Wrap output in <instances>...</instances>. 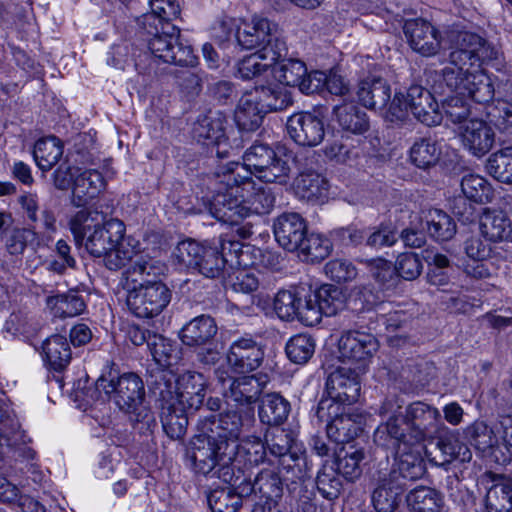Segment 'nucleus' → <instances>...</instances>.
Masks as SVG:
<instances>
[{"instance_id": "052dcab7", "label": "nucleus", "mask_w": 512, "mask_h": 512, "mask_svg": "<svg viewBox=\"0 0 512 512\" xmlns=\"http://www.w3.org/2000/svg\"><path fill=\"white\" fill-rule=\"evenodd\" d=\"M285 350L292 362L305 364L315 352V342L310 335L298 334L287 342Z\"/></svg>"}, {"instance_id": "c85d7f7f", "label": "nucleus", "mask_w": 512, "mask_h": 512, "mask_svg": "<svg viewBox=\"0 0 512 512\" xmlns=\"http://www.w3.org/2000/svg\"><path fill=\"white\" fill-rule=\"evenodd\" d=\"M433 90L440 95L445 94L446 90L457 93L442 101V110L450 122L454 124L461 123L473 114V108L464 96L467 94L473 102L476 103V101L469 95L468 91L450 89L441 79V73L438 75L437 83L433 85ZM477 104H479V102H477Z\"/></svg>"}, {"instance_id": "680f3d73", "label": "nucleus", "mask_w": 512, "mask_h": 512, "mask_svg": "<svg viewBox=\"0 0 512 512\" xmlns=\"http://www.w3.org/2000/svg\"><path fill=\"white\" fill-rule=\"evenodd\" d=\"M338 471L332 466L324 464L316 477V486L319 493L328 500L339 497L342 490V482Z\"/></svg>"}, {"instance_id": "7c9ffc66", "label": "nucleus", "mask_w": 512, "mask_h": 512, "mask_svg": "<svg viewBox=\"0 0 512 512\" xmlns=\"http://www.w3.org/2000/svg\"><path fill=\"white\" fill-rule=\"evenodd\" d=\"M480 231L490 242L512 240V220L503 211L487 209L480 218Z\"/></svg>"}, {"instance_id": "7ed1b4c3", "label": "nucleus", "mask_w": 512, "mask_h": 512, "mask_svg": "<svg viewBox=\"0 0 512 512\" xmlns=\"http://www.w3.org/2000/svg\"><path fill=\"white\" fill-rule=\"evenodd\" d=\"M397 397L386 398L379 414L388 419L374 432V442L387 450H395L401 444H419L431 438L438 430L441 414L436 407L422 401L410 403L405 414Z\"/></svg>"}, {"instance_id": "6e6552de", "label": "nucleus", "mask_w": 512, "mask_h": 512, "mask_svg": "<svg viewBox=\"0 0 512 512\" xmlns=\"http://www.w3.org/2000/svg\"><path fill=\"white\" fill-rule=\"evenodd\" d=\"M139 24L152 37L147 40L148 49L162 62L193 67L197 63L191 46L184 44L180 36L158 23L150 10L139 18Z\"/></svg>"}, {"instance_id": "e2e57ef3", "label": "nucleus", "mask_w": 512, "mask_h": 512, "mask_svg": "<svg viewBox=\"0 0 512 512\" xmlns=\"http://www.w3.org/2000/svg\"><path fill=\"white\" fill-rule=\"evenodd\" d=\"M267 456L265 442L260 438L254 437L247 439L242 444H238L236 459L233 461L238 467H241V459L250 465L263 463Z\"/></svg>"}, {"instance_id": "473e14b6", "label": "nucleus", "mask_w": 512, "mask_h": 512, "mask_svg": "<svg viewBox=\"0 0 512 512\" xmlns=\"http://www.w3.org/2000/svg\"><path fill=\"white\" fill-rule=\"evenodd\" d=\"M291 405L280 393L271 392L264 394L260 399L259 419L269 426H280L290 413Z\"/></svg>"}, {"instance_id": "39448f33", "label": "nucleus", "mask_w": 512, "mask_h": 512, "mask_svg": "<svg viewBox=\"0 0 512 512\" xmlns=\"http://www.w3.org/2000/svg\"><path fill=\"white\" fill-rule=\"evenodd\" d=\"M147 385L154 401L178 403L192 410L201 408L206 395V380L195 371L177 377L171 370L157 368L149 373Z\"/></svg>"}, {"instance_id": "ddd939ff", "label": "nucleus", "mask_w": 512, "mask_h": 512, "mask_svg": "<svg viewBox=\"0 0 512 512\" xmlns=\"http://www.w3.org/2000/svg\"><path fill=\"white\" fill-rule=\"evenodd\" d=\"M173 256L179 265L210 279L222 276L228 262L217 247L203 245L191 239L179 242Z\"/></svg>"}, {"instance_id": "dca6fc26", "label": "nucleus", "mask_w": 512, "mask_h": 512, "mask_svg": "<svg viewBox=\"0 0 512 512\" xmlns=\"http://www.w3.org/2000/svg\"><path fill=\"white\" fill-rule=\"evenodd\" d=\"M290 138L300 146L315 147L325 137V124L321 117L310 112L291 115L286 123Z\"/></svg>"}, {"instance_id": "8fccbe9b", "label": "nucleus", "mask_w": 512, "mask_h": 512, "mask_svg": "<svg viewBox=\"0 0 512 512\" xmlns=\"http://www.w3.org/2000/svg\"><path fill=\"white\" fill-rule=\"evenodd\" d=\"M274 78L285 86L298 87L307 68L304 62L297 59L279 58L271 67Z\"/></svg>"}, {"instance_id": "774afa93", "label": "nucleus", "mask_w": 512, "mask_h": 512, "mask_svg": "<svg viewBox=\"0 0 512 512\" xmlns=\"http://www.w3.org/2000/svg\"><path fill=\"white\" fill-rule=\"evenodd\" d=\"M276 61L265 60L261 53H254L238 63L237 73L243 80H250L271 70Z\"/></svg>"}, {"instance_id": "9b49d317", "label": "nucleus", "mask_w": 512, "mask_h": 512, "mask_svg": "<svg viewBox=\"0 0 512 512\" xmlns=\"http://www.w3.org/2000/svg\"><path fill=\"white\" fill-rule=\"evenodd\" d=\"M217 478L224 483L239 487L242 494H260L270 504L276 503L283 495V481L276 468H263L251 480V475L246 474L242 467L235 464L230 467L218 469Z\"/></svg>"}, {"instance_id": "c756f323", "label": "nucleus", "mask_w": 512, "mask_h": 512, "mask_svg": "<svg viewBox=\"0 0 512 512\" xmlns=\"http://www.w3.org/2000/svg\"><path fill=\"white\" fill-rule=\"evenodd\" d=\"M155 403L161 409L160 417L166 435L172 440L182 439L187 432L189 424L187 411L190 409L178 403H171V405L162 401H155Z\"/></svg>"}, {"instance_id": "f8f14e48", "label": "nucleus", "mask_w": 512, "mask_h": 512, "mask_svg": "<svg viewBox=\"0 0 512 512\" xmlns=\"http://www.w3.org/2000/svg\"><path fill=\"white\" fill-rule=\"evenodd\" d=\"M315 416L319 422H326L327 437L338 444L352 441L363 431L365 424L362 413L346 408L333 400H320Z\"/></svg>"}, {"instance_id": "6e6d98bb", "label": "nucleus", "mask_w": 512, "mask_h": 512, "mask_svg": "<svg viewBox=\"0 0 512 512\" xmlns=\"http://www.w3.org/2000/svg\"><path fill=\"white\" fill-rule=\"evenodd\" d=\"M105 187L102 174L96 169H86L78 173L74 180V195L78 198H94Z\"/></svg>"}, {"instance_id": "72a5a7b5", "label": "nucleus", "mask_w": 512, "mask_h": 512, "mask_svg": "<svg viewBox=\"0 0 512 512\" xmlns=\"http://www.w3.org/2000/svg\"><path fill=\"white\" fill-rule=\"evenodd\" d=\"M297 197L311 203L323 202L328 194V182L316 172L301 173L293 183Z\"/></svg>"}, {"instance_id": "0e129e2a", "label": "nucleus", "mask_w": 512, "mask_h": 512, "mask_svg": "<svg viewBox=\"0 0 512 512\" xmlns=\"http://www.w3.org/2000/svg\"><path fill=\"white\" fill-rule=\"evenodd\" d=\"M480 103L485 106L486 116L497 129L505 131L512 127V103L498 100L496 103Z\"/></svg>"}, {"instance_id": "9d476101", "label": "nucleus", "mask_w": 512, "mask_h": 512, "mask_svg": "<svg viewBox=\"0 0 512 512\" xmlns=\"http://www.w3.org/2000/svg\"><path fill=\"white\" fill-rule=\"evenodd\" d=\"M408 110L417 120L429 127L440 124L443 118L431 92L418 84L411 85L405 93H395L386 118L390 122H402L406 119Z\"/></svg>"}, {"instance_id": "f3484780", "label": "nucleus", "mask_w": 512, "mask_h": 512, "mask_svg": "<svg viewBox=\"0 0 512 512\" xmlns=\"http://www.w3.org/2000/svg\"><path fill=\"white\" fill-rule=\"evenodd\" d=\"M361 384L356 368L340 367L329 374L326 380L328 398L342 406L351 405L360 396Z\"/></svg>"}, {"instance_id": "bb28decb", "label": "nucleus", "mask_w": 512, "mask_h": 512, "mask_svg": "<svg viewBox=\"0 0 512 512\" xmlns=\"http://www.w3.org/2000/svg\"><path fill=\"white\" fill-rule=\"evenodd\" d=\"M356 95L359 102L368 109L382 110L392 101L390 85L376 75H368L360 80Z\"/></svg>"}, {"instance_id": "c9c22d12", "label": "nucleus", "mask_w": 512, "mask_h": 512, "mask_svg": "<svg viewBox=\"0 0 512 512\" xmlns=\"http://www.w3.org/2000/svg\"><path fill=\"white\" fill-rule=\"evenodd\" d=\"M333 112L342 130L358 135L368 131L370 124L367 114L354 102L336 105Z\"/></svg>"}, {"instance_id": "4d7b16f0", "label": "nucleus", "mask_w": 512, "mask_h": 512, "mask_svg": "<svg viewBox=\"0 0 512 512\" xmlns=\"http://www.w3.org/2000/svg\"><path fill=\"white\" fill-rule=\"evenodd\" d=\"M463 195L476 204L490 202L493 198V189L490 183L479 175H466L461 181Z\"/></svg>"}, {"instance_id": "37998d69", "label": "nucleus", "mask_w": 512, "mask_h": 512, "mask_svg": "<svg viewBox=\"0 0 512 512\" xmlns=\"http://www.w3.org/2000/svg\"><path fill=\"white\" fill-rule=\"evenodd\" d=\"M497 420L490 426L483 420H476L466 430V437L477 450L488 452L499 448L497 437Z\"/></svg>"}, {"instance_id": "49530a36", "label": "nucleus", "mask_w": 512, "mask_h": 512, "mask_svg": "<svg viewBox=\"0 0 512 512\" xmlns=\"http://www.w3.org/2000/svg\"><path fill=\"white\" fill-rule=\"evenodd\" d=\"M424 219L429 235L437 241H448L456 234L454 220L440 209H429Z\"/></svg>"}, {"instance_id": "4468645a", "label": "nucleus", "mask_w": 512, "mask_h": 512, "mask_svg": "<svg viewBox=\"0 0 512 512\" xmlns=\"http://www.w3.org/2000/svg\"><path fill=\"white\" fill-rule=\"evenodd\" d=\"M242 166L251 175L266 183L286 184L289 179L290 166L274 149L264 143H254L243 155Z\"/></svg>"}, {"instance_id": "603ef678", "label": "nucleus", "mask_w": 512, "mask_h": 512, "mask_svg": "<svg viewBox=\"0 0 512 512\" xmlns=\"http://www.w3.org/2000/svg\"><path fill=\"white\" fill-rule=\"evenodd\" d=\"M487 512H512V478L493 485L485 497Z\"/></svg>"}, {"instance_id": "20e7f679", "label": "nucleus", "mask_w": 512, "mask_h": 512, "mask_svg": "<svg viewBox=\"0 0 512 512\" xmlns=\"http://www.w3.org/2000/svg\"><path fill=\"white\" fill-rule=\"evenodd\" d=\"M253 186L251 173L239 162L218 165L209 176L208 188L212 192L209 212L218 221H233L242 211L238 208L243 192Z\"/></svg>"}, {"instance_id": "c03bdc74", "label": "nucleus", "mask_w": 512, "mask_h": 512, "mask_svg": "<svg viewBox=\"0 0 512 512\" xmlns=\"http://www.w3.org/2000/svg\"><path fill=\"white\" fill-rule=\"evenodd\" d=\"M305 296L304 286L280 290L274 298V310L282 320L298 319L300 300Z\"/></svg>"}, {"instance_id": "4be33fe9", "label": "nucleus", "mask_w": 512, "mask_h": 512, "mask_svg": "<svg viewBox=\"0 0 512 512\" xmlns=\"http://www.w3.org/2000/svg\"><path fill=\"white\" fill-rule=\"evenodd\" d=\"M414 444H401L395 450H391L397 456V468L386 471L392 479L408 488V481H415L425 474L426 467L423 458L418 451H414Z\"/></svg>"}, {"instance_id": "a211bd4d", "label": "nucleus", "mask_w": 512, "mask_h": 512, "mask_svg": "<svg viewBox=\"0 0 512 512\" xmlns=\"http://www.w3.org/2000/svg\"><path fill=\"white\" fill-rule=\"evenodd\" d=\"M338 348L341 359L360 363L356 369L361 370L366 360L378 350L379 342L371 333L348 330L342 333Z\"/></svg>"}, {"instance_id": "f704fd0d", "label": "nucleus", "mask_w": 512, "mask_h": 512, "mask_svg": "<svg viewBox=\"0 0 512 512\" xmlns=\"http://www.w3.org/2000/svg\"><path fill=\"white\" fill-rule=\"evenodd\" d=\"M225 117L220 111H208L205 115L199 116L194 125V137L204 144L220 145L224 139Z\"/></svg>"}, {"instance_id": "864d4df0", "label": "nucleus", "mask_w": 512, "mask_h": 512, "mask_svg": "<svg viewBox=\"0 0 512 512\" xmlns=\"http://www.w3.org/2000/svg\"><path fill=\"white\" fill-rule=\"evenodd\" d=\"M332 250L330 240L320 234H305L301 247L295 252L302 255L307 261L315 262L324 260Z\"/></svg>"}, {"instance_id": "aec40b11", "label": "nucleus", "mask_w": 512, "mask_h": 512, "mask_svg": "<svg viewBox=\"0 0 512 512\" xmlns=\"http://www.w3.org/2000/svg\"><path fill=\"white\" fill-rule=\"evenodd\" d=\"M264 351L252 337L235 340L227 353V363L236 373H249L262 364Z\"/></svg>"}, {"instance_id": "1a4fd4ad", "label": "nucleus", "mask_w": 512, "mask_h": 512, "mask_svg": "<svg viewBox=\"0 0 512 512\" xmlns=\"http://www.w3.org/2000/svg\"><path fill=\"white\" fill-rule=\"evenodd\" d=\"M238 44L247 50L259 49L265 60L277 61L286 56L287 46L279 26L267 18L254 16L242 22L236 32Z\"/></svg>"}, {"instance_id": "412c9836", "label": "nucleus", "mask_w": 512, "mask_h": 512, "mask_svg": "<svg viewBox=\"0 0 512 512\" xmlns=\"http://www.w3.org/2000/svg\"><path fill=\"white\" fill-rule=\"evenodd\" d=\"M273 233L275 240L283 249L295 252L301 247V241L307 233V224L300 214L285 212L274 219Z\"/></svg>"}, {"instance_id": "e433bc0d", "label": "nucleus", "mask_w": 512, "mask_h": 512, "mask_svg": "<svg viewBox=\"0 0 512 512\" xmlns=\"http://www.w3.org/2000/svg\"><path fill=\"white\" fill-rule=\"evenodd\" d=\"M266 110L253 94H246L240 98L235 110V121L240 130L255 131L263 122Z\"/></svg>"}, {"instance_id": "6ab92c4d", "label": "nucleus", "mask_w": 512, "mask_h": 512, "mask_svg": "<svg viewBox=\"0 0 512 512\" xmlns=\"http://www.w3.org/2000/svg\"><path fill=\"white\" fill-rule=\"evenodd\" d=\"M403 30L410 47L417 53L432 56L439 51L440 34L429 21L423 18L406 20Z\"/></svg>"}, {"instance_id": "cd10ccee", "label": "nucleus", "mask_w": 512, "mask_h": 512, "mask_svg": "<svg viewBox=\"0 0 512 512\" xmlns=\"http://www.w3.org/2000/svg\"><path fill=\"white\" fill-rule=\"evenodd\" d=\"M245 192L249 193V195L245 197L243 194V197L239 198V203H237V207L243 208L245 211L238 213V217L233 219V221H223V223L239 225L240 221L252 213L257 215L267 214L273 209L275 196L270 188L256 187L253 181V186L249 187Z\"/></svg>"}, {"instance_id": "09e8293b", "label": "nucleus", "mask_w": 512, "mask_h": 512, "mask_svg": "<svg viewBox=\"0 0 512 512\" xmlns=\"http://www.w3.org/2000/svg\"><path fill=\"white\" fill-rule=\"evenodd\" d=\"M271 427L264 436V442L270 455L283 459L284 462L293 460L291 449L294 439L291 433L279 426Z\"/></svg>"}, {"instance_id": "5fc2aeb1", "label": "nucleus", "mask_w": 512, "mask_h": 512, "mask_svg": "<svg viewBox=\"0 0 512 512\" xmlns=\"http://www.w3.org/2000/svg\"><path fill=\"white\" fill-rule=\"evenodd\" d=\"M486 167L489 174L496 180L512 184V146L491 154Z\"/></svg>"}, {"instance_id": "79ce46f5", "label": "nucleus", "mask_w": 512, "mask_h": 512, "mask_svg": "<svg viewBox=\"0 0 512 512\" xmlns=\"http://www.w3.org/2000/svg\"><path fill=\"white\" fill-rule=\"evenodd\" d=\"M441 153V147L437 140L431 137H422L413 143L409 156L416 167L428 169L439 162Z\"/></svg>"}, {"instance_id": "a19ab883", "label": "nucleus", "mask_w": 512, "mask_h": 512, "mask_svg": "<svg viewBox=\"0 0 512 512\" xmlns=\"http://www.w3.org/2000/svg\"><path fill=\"white\" fill-rule=\"evenodd\" d=\"M47 306L55 317H75L83 313L86 303L83 297L74 290L47 298Z\"/></svg>"}, {"instance_id": "f03ea898", "label": "nucleus", "mask_w": 512, "mask_h": 512, "mask_svg": "<svg viewBox=\"0 0 512 512\" xmlns=\"http://www.w3.org/2000/svg\"><path fill=\"white\" fill-rule=\"evenodd\" d=\"M461 45L450 53L448 65L441 70V79L452 90L468 91L476 102L493 100L494 86L481 66L496 59L497 51L485 39L472 33L462 35Z\"/></svg>"}, {"instance_id": "13d9d810", "label": "nucleus", "mask_w": 512, "mask_h": 512, "mask_svg": "<svg viewBox=\"0 0 512 512\" xmlns=\"http://www.w3.org/2000/svg\"><path fill=\"white\" fill-rule=\"evenodd\" d=\"M437 449L441 452V465L451 463L454 460L462 463L469 462L472 458L469 447L453 435L440 437L437 441Z\"/></svg>"}, {"instance_id": "0eeeda50", "label": "nucleus", "mask_w": 512, "mask_h": 512, "mask_svg": "<svg viewBox=\"0 0 512 512\" xmlns=\"http://www.w3.org/2000/svg\"><path fill=\"white\" fill-rule=\"evenodd\" d=\"M103 220V213L83 209L78 211L69 222L76 244L84 245L93 257H101L117 247L125 234V225L122 221L110 219L103 222Z\"/></svg>"}, {"instance_id": "b1692460", "label": "nucleus", "mask_w": 512, "mask_h": 512, "mask_svg": "<svg viewBox=\"0 0 512 512\" xmlns=\"http://www.w3.org/2000/svg\"><path fill=\"white\" fill-rule=\"evenodd\" d=\"M264 384L255 375L242 376L231 382V386L224 389V397L228 405L240 406L244 411L253 414L252 405L259 400Z\"/></svg>"}, {"instance_id": "bf43d9fd", "label": "nucleus", "mask_w": 512, "mask_h": 512, "mask_svg": "<svg viewBox=\"0 0 512 512\" xmlns=\"http://www.w3.org/2000/svg\"><path fill=\"white\" fill-rule=\"evenodd\" d=\"M148 342V348L155 362L161 367H170L178 360L177 347L168 339L157 333Z\"/></svg>"}, {"instance_id": "58836bf2", "label": "nucleus", "mask_w": 512, "mask_h": 512, "mask_svg": "<svg viewBox=\"0 0 512 512\" xmlns=\"http://www.w3.org/2000/svg\"><path fill=\"white\" fill-rule=\"evenodd\" d=\"M247 496L233 485L219 487L210 491L208 504L212 512H238L243 505V497Z\"/></svg>"}, {"instance_id": "69168bd1", "label": "nucleus", "mask_w": 512, "mask_h": 512, "mask_svg": "<svg viewBox=\"0 0 512 512\" xmlns=\"http://www.w3.org/2000/svg\"><path fill=\"white\" fill-rule=\"evenodd\" d=\"M298 320L306 326H314L322 319L321 305L318 302L316 291L305 287V296L300 300Z\"/></svg>"}, {"instance_id": "2f4dec72", "label": "nucleus", "mask_w": 512, "mask_h": 512, "mask_svg": "<svg viewBox=\"0 0 512 512\" xmlns=\"http://www.w3.org/2000/svg\"><path fill=\"white\" fill-rule=\"evenodd\" d=\"M218 332L217 324L209 315H200L189 321L182 329L184 345L193 347L213 341Z\"/></svg>"}, {"instance_id": "de8ad7c7", "label": "nucleus", "mask_w": 512, "mask_h": 512, "mask_svg": "<svg viewBox=\"0 0 512 512\" xmlns=\"http://www.w3.org/2000/svg\"><path fill=\"white\" fill-rule=\"evenodd\" d=\"M255 95L261 107L269 111H282L293 104L291 92L283 86L270 85L256 89Z\"/></svg>"}, {"instance_id": "5701e85b", "label": "nucleus", "mask_w": 512, "mask_h": 512, "mask_svg": "<svg viewBox=\"0 0 512 512\" xmlns=\"http://www.w3.org/2000/svg\"><path fill=\"white\" fill-rule=\"evenodd\" d=\"M166 271V266L159 260L138 256L123 273L125 287H143L153 283H163L159 277Z\"/></svg>"}, {"instance_id": "ea45409f", "label": "nucleus", "mask_w": 512, "mask_h": 512, "mask_svg": "<svg viewBox=\"0 0 512 512\" xmlns=\"http://www.w3.org/2000/svg\"><path fill=\"white\" fill-rule=\"evenodd\" d=\"M411 512H440L443 506L442 494L434 488L418 486L406 496Z\"/></svg>"}, {"instance_id": "f257e3e1", "label": "nucleus", "mask_w": 512, "mask_h": 512, "mask_svg": "<svg viewBox=\"0 0 512 512\" xmlns=\"http://www.w3.org/2000/svg\"><path fill=\"white\" fill-rule=\"evenodd\" d=\"M253 420L250 411L240 408L200 420L199 434L191 439L186 452L195 473L213 478L218 469L233 465L240 434Z\"/></svg>"}, {"instance_id": "a18cd8bd", "label": "nucleus", "mask_w": 512, "mask_h": 512, "mask_svg": "<svg viewBox=\"0 0 512 512\" xmlns=\"http://www.w3.org/2000/svg\"><path fill=\"white\" fill-rule=\"evenodd\" d=\"M45 360L55 371H62L71 360V349L66 337L52 335L43 343Z\"/></svg>"}, {"instance_id": "a878e982", "label": "nucleus", "mask_w": 512, "mask_h": 512, "mask_svg": "<svg viewBox=\"0 0 512 512\" xmlns=\"http://www.w3.org/2000/svg\"><path fill=\"white\" fill-rule=\"evenodd\" d=\"M461 136L464 147L476 157L487 154L495 142L492 127L486 121L477 118L469 120Z\"/></svg>"}, {"instance_id": "338daca9", "label": "nucleus", "mask_w": 512, "mask_h": 512, "mask_svg": "<svg viewBox=\"0 0 512 512\" xmlns=\"http://www.w3.org/2000/svg\"><path fill=\"white\" fill-rule=\"evenodd\" d=\"M150 9L157 16L162 29L167 27V29L179 35V29L174 25L170 26V22L180 15V7L176 0H151Z\"/></svg>"}, {"instance_id": "4c0bfd02", "label": "nucleus", "mask_w": 512, "mask_h": 512, "mask_svg": "<svg viewBox=\"0 0 512 512\" xmlns=\"http://www.w3.org/2000/svg\"><path fill=\"white\" fill-rule=\"evenodd\" d=\"M365 458V452L362 448L354 445L343 446L337 453L335 460V469L347 481H355L362 474V461Z\"/></svg>"}, {"instance_id": "423d86ee", "label": "nucleus", "mask_w": 512, "mask_h": 512, "mask_svg": "<svg viewBox=\"0 0 512 512\" xmlns=\"http://www.w3.org/2000/svg\"><path fill=\"white\" fill-rule=\"evenodd\" d=\"M99 386L105 395H113L115 404L129 415L134 427L141 432H153L157 421L151 409L144 405L145 386L143 380L135 373H124L119 377L100 376Z\"/></svg>"}, {"instance_id": "393cba45", "label": "nucleus", "mask_w": 512, "mask_h": 512, "mask_svg": "<svg viewBox=\"0 0 512 512\" xmlns=\"http://www.w3.org/2000/svg\"><path fill=\"white\" fill-rule=\"evenodd\" d=\"M373 480L375 481V489L372 494L374 508L377 512H394L406 487L382 470L373 474Z\"/></svg>"}, {"instance_id": "3c124183", "label": "nucleus", "mask_w": 512, "mask_h": 512, "mask_svg": "<svg viewBox=\"0 0 512 512\" xmlns=\"http://www.w3.org/2000/svg\"><path fill=\"white\" fill-rule=\"evenodd\" d=\"M63 146L56 137L39 139L33 149V157L37 166L43 171H49L61 158Z\"/></svg>"}, {"instance_id": "2eb2a0df", "label": "nucleus", "mask_w": 512, "mask_h": 512, "mask_svg": "<svg viewBox=\"0 0 512 512\" xmlns=\"http://www.w3.org/2000/svg\"><path fill=\"white\" fill-rule=\"evenodd\" d=\"M172 292L165 283H153L128 290V309L138 318H153L163 312L171 301Z\"/></svg>"}]
</instances>
